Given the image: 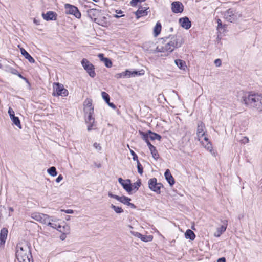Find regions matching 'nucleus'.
Instances as JSON below:
<instances>
[{
	"instance_id": "f257e3e1",
	"label": "nucleus",
	"mask_w": 262,
	"mask_h": 262,
	"mask_svg": "<svg viewBox=\"0 0 262 262\" xmlns=\"http://www.w3.org/2000/svg\"><path fill=\"white\" fill-rule=\"evenodd\" d=\"M15 255L19 262H33L31 244L27 241L19 242L16 247Z\"/></svg>"
},
{
	"instance_id": "f03ea898",
	"label": "nucleus",
	"mask_w": 262,
	"mask_h": 262,
	"mask_svg": "<svg viewBox=\"0 0 262 262\" xmlns=\"http://www.w3.org/2000/svg\"><path fill=\"white\" fill-rule=\"evenodd\" d=\"M241 101L246 106L262 112V95L257 93L245 94Z\"/></svg>"
},
{
	"instance_id": "7ed1b4c3",
	"label": "nucleus",
	"mask_w": 262,
	"mask_h": 262,
	"mask_svg": "<svg viewBox=\"0 0 262 262\" xmlns=\"http://www.w3.org/2000/svg\"><path fill=\"white\" fill-rule=\"evenodd\" d=\"M183 43V42L180 36H172L170 40L167 42L165 46H163L165 52L171 53L174 49L180 47Z\"/></svg>"
},
{
	"instance_id": "20e7f679",
	"label": "nucleus",
	"mask_w": 262,
	"mask_h": 262,
	"mask_svg": "<svg viewBox=\"0 0 262 262\" xmlns=\"http://www.w3.org/2000/svg\"><path fill=\"white\" fill-rule=\"evenodd\" d=\"M241 16V14L233 8L228 9L224 14V18L230 23H235Z\"/></svg>"
},
{
	"instance_id": "39448f33",
	"label": "nucleus",
	"mask_w": 262,
	"mask_h": 262,
	"mask_svg": "<svg viewBox=\"0 0 262 262\" xmlns=\"http://www.w3.org/2000/svg\"><path fill=\"white\" fill-rule=\"evenodd\" d=\"M81 64L83 67L84 69L88 73L89 75L94 78L96 76V73L95 72V67L86 59L83 58L81 61Z\"/></svg>"
},
{
	"instance_id": "423d86ee",
	"label": "nucleus",
	"mask_w": 262,
	"mask_h": 262,
	"mask_svg": "<svg viewBox=\"0 0 262 262\" xmlns=\"http://www.w3.org/2000/svg\"><path fill=\"white\" fill-rule=\"evenodd\" d=\"M148 185L149 188L157 194L161 193V188L163 187L161 183H158L156 178H151L148 180Z\"/></svg>"
},
{
	"instance_id": "0eeeda50",
	"label": "nucleus",
	"mask_w": 262,
	"mask_h": 262,
	"mask_svg": "<svg viewBox=\"0 0 262 262\" xmlns=\"http://www.w3.org/2000/svg\"><path fill=\"white\" fill-rule=\"evenodd\" d=\"M54 85L53 96H67L68 95V91L64 88L63 84L57 82L54 83Z\"/></svg>"
},
{
	"instance_id": "6e6552de",
	"label": "nucleus",
	"mask_w": 262,
	"mask_h": 262,
	"mask_svg": "<svg viewBox=\"0 0 262 262\" xmlns=\"http://www.w3.org/2000/svg\"><path fill=\"white\" fill-rule=\"evenodd\" d=\"M64 8L66 9L67 13L73 15L77 18L81 17V13L77 7L69 4H66L64 5Z\"/></svg>"
},
{
	"instance_id": "1a4fd4ad",
	"label": "nucleus",
	"mask_w": 262,
	"mask_h": 262,
	"mask_svg": "<svg viewBox=\"0 0 262 262\" xmlns=\"http://www.w3.org/2000/svg\"><path fill=\"white\" fill-rule=\"evenodd\" d=\"M101 13V10L96 9H90L87 11L88 16L94 22L99 24L98 22V17Z\"/></svg>"
},
{
	"instance_id": "9d476101",
	"label": "nucleus",
	"mask_w": 262,
	"mask_h": 262,
	"mask_svg": "<svg viewBox=\"0 0 262 262\" xmlns=\"http://www.w3.org/2000/svg\"><path fill=\"white\" fill-rule=\"evenodd\" d=\"M171 11L174 13H180L184 10V6L181 2L174 1L171 4Z\"/></svg>"
},
{
	"instance_id": "9b49d317",
	"label": "nucleus",
	"mask_w": 262,
	"mask_h": 262,
	"mask_svg": "<svg viewBox=\"0 0 262 262\" xmlns=\"http://www.w3.org/2000/svg\"><path fill=\"white\" fill-rule=\"evenodd\" d=\"M149 9L148 7L145 6H140L139 9L135 12V14L137 18H139L141 17L145 16L148 15V10Z\"/></svg>"
},
{
	"instance_id": "f8f14e48",
	"label": "nucleus",
	"mask_w": 262,
	"mask_h": 262,
	"mask_svg": "<svg viewBox=\"0 0 262 262\" xmlns=\"http://www.w3.org/2000/svg\"><path fill=\"white\" fill-rule=\"evenodd\" d=\"M42 16L46 21L56 20L57 19V14L54 11H49L46 13H43Z\"/></svg>"
},
{
	"instance_id": "ddd939ff",
	"label": "nucleus",
	"mask_w": 262,
	"mask_h": 262,
	"mask_svg": "<svg viewBox=\"0 0 262 262\" xmlns=\"http://www.w3.org/2000/svg\"><path fill=\"white\" fill-rule=\"evenodd\" d=\"M179 22L181 26L186 30L189 29L191 27V22L186 16L180 18Z\"/></svg>"
},
{
	"instance_id": "4468645a",
	"label": "nucleus",
	"mask_w": 262,
	"mask_h": 262,
	"mask_svg": "<svg viewBox=\"0 0 262 262\" xmlns=\"http://www.w3.org/2000/svg\"><path fill=\"white\" fill-rule=\"evenodd\" d=\"M164 176L169 185L170 186H172L175 183V180L171 174L170 171L169 169H166L165 171Z\"/></svg>"
},
{
	"instance_id": "2eb2a0df",
	"label": "nucleus",
	"mask_w": 262,
	"mask_h": 262,
	"mask_svg": "<svg viewBox=\"0 0 262 262\" xmlns=\"http://www.w3.org/2000/svg\"><path fill=\"white\" fill-rule=\"evenodd\" d=\"M125 72V76L126 77H135L136 76H139L144 74V71H130L126 70Z\"/></svg>"
},
{
	"instance_id": "dca6fc26",
	"label": "nucleus",
	"mask_w": 262,
	"mask_h": 262,
	"mask_svg": "<svg viewBox=\"0 0 262 262\" xmlns=\"http://www.w3.org/2000/svg\"><path fill=\"white\" fill-rule=\"evenodd\" d=\"M84 112L94 111V107L92 105V100L91 99H86L84 102Z\"/></svg>"
},
{
	"instance_id": "f3484780",
	"label": "nucleus",
	"mask_w": 262,
	"mask_h": 262,
	"mask_svg": "<svg viewBox=\"0 0 262 262\" xmlns=\"http://www.w3.org/2000/svg\"><path fill=\"white\" fill-rule=\"evenodd\" d=\"M8 230L6 228H3L0 232V245L5 244L6 239L8 235Z\"/></svg>"
},
{
	"instance_id": "a211bd4d",
	"label": "nucleus",
	"mask_w": 262,
	"mask_h": 262,
	"mask_svg": "<svg viewBox=\"0 0 262 262\" xmlns=\"http://www.w3.org/2000/svg\"><path fill=\"white\" fill-rule=\"evenodd\" d=\"M98 56L100 60L104 62L105 66L107 68H111L112 66V61L109 58L107 57H104L103 54L100 53L98 54Z\"/></svg>"
},
{
	"instance_id": "6ab92c4d",
	"label": "nucleus",
	"mask_w": 262,
	"mask_h": 262,
	"mask_svg": "<svg viewBox=\"0 0 262 262\" xmlns=\"http://www.w3.org/2000/svg\"><path fill=\"white\" fill-rule=\"evenodd\" d=\"M122 186L128 193H130L133 190V185L130 179L125 180V182L122 185Z\"/></svg>"
},
{
	"instance_id": "aec40b11",
	"label": "nucleus",
	"mask_w": 262,
	"mask_h": 262,
	"mask_svg": "<svg viewBox=\"0 0 262 262\" xmlns=\"http://www.w3.org/2000/svg\"><path fill=\"white\" fill-rule=\"evenodd\" d=\"M205 127L204 124L202 122H200L198 124L197 126V136L198 138H201L205 135V133L203 132L204 128Z\"/></svg>"
},
{
	"instance_id": "412c9836",
	"label": "nucleus",
	"mask_w": 262,
	"mask_h": 262,
	"mask_svg": "<svg viewBox=\"0 0 262 262\" xmlns=\"http://www.w3.org/2000/svg\"><path fill=\"white\" fill-rule=\"evenodd\" d=\"M20 53L30 63H33L35 62L34 58L24 48H20Z\"/></svg>"
},
{
	"instance_id": "4be33fe9",
	"label": "nucleus",
	"mask_w": 262,
	"mask_h": 262,
	"mask_svg": "<svg viewBox=\"0 0 262 262\" xmlns=\"http://www.w3.org/2000/svg\"><path fill=\"white\" fill-rule=\"evenodd\" d=\"M139 133L141 136V138L146 143L148 146L151 144L149 140L150 138L148 135V130L146 132L140 130Z\"/></svg>"
},
{
	"instance_id": "5701e85b",
	"label": "nucleus",
	"mask_w": 262,
	"mask_h": 262,
	"mask_svg": "<svg viewBox=\"0 0 262 262\" xmlns=\"http://www.w3.org/2000/svg\"><path fill=\"white\" fill-rule=\"evenodd\" d=\"M148 147L150 151L152 158L156 160H158L159 158V154L156 148L152 144H150Z\"/></svg>"
},
{
	"instance_id": "b1692460",
	"label": "nucleus",
	"mask_w": 262,
	"mask_h": 262,
	"mask_svg": "<svg viewBox=\"0 0 262 262\" xmlns=\"http://www.w3.org/2000/svg\"><path fill=\"white\" fill-rule=\"evenodd\" d=\"M148 135L151 140H158L160 141L162 137L157 133H154L151 130H148Z\"/></svg>"
},
{
	"instance_id": "393cba45",
	"label": "nucleus",
	"mask_w": 262,
	"mask_h": 262,
	"mask_svg": "<svg viewBox=\"0 0 262 262\" xmlns=\"http://www.w3.org/2000/svg\"><path fill=\"white\" fill-rule=\"evenodd\" d=\"M51 221H55V220L53 219V217L50 216L46 214H44L41 223L47 224L48 226L49 222H51Z\"/></svg>"
},
{
	"instance_id": "a878e982",
	"label": "nucleus",
	"mask_w": 262,
	"mask_h": 262,
	"mask_svg": "<svg viewBox=\"0 0 262 262\" xmlns=\"http://www.w3.org/2000/svg\"><path fill=\"white\" fill-rule=\"evenodd\" d=\"M174 62L176 64L180 69L182 70H185V68L187 67L186 65V62L185 61L181 60V59H176L174 60Z\"/></svg>"
},
{
	"instance_id": "bb28decb",
	"label": "nucleus",
	"mask_w": 262,
	"mask_h": 262,
	"mask_svg": "<svg viewBox=\"0 0 262 262\" xmlns=\"http://www.w3.org/2000/svg\"><path fill=\"white\" fill-rule=\"evenodd\" d=\"M223 223V225L217 229V231L219 232L218 236L220 235V234H222L223 232H224L227 228V221L226 220H224L222 221Z\"/></svg>"
},
{
	"instance_id": "cd10ccee",
	"label": "nucleus",
	"mask_w": 262,
	"mask_h": 262,
	"mask_svg": "<svg viewBox=\"0 0 262 262\" xmlns=\"http://www.w3.org/2000/svg\"><path fill=\"white\" fill-rule=\"evenodd\" d=\"M185 238L186 239H189L190 240H194L195 238V235L194 233L190 229L186 230L185 233Z\"/></svg>"
},
{
	"instance_id": "c85d7f7f",
	"label": "nucleus",
	"mask_w": 262,
	"mask_h": 262,
	"mask_svg": "<svg viewBox=\"0 0 262 262\" xmlns=\"http://www.w3.org/2000/svg\"><path fill=\"white\" fill-rule=\"evenodd\" d=\"M162 28L161 24L160 22H157L154 28V34L155 37L157 36L161 32Z\"/></svg>"
},
{
	"instance_id": "c756f323",
	"label": "nucleus",
	"mask_w": 262,
	"mask_h": 262,
	"mask_svg": "<svg viewBox=\"0 0 262 262\" xmlns=\"http://www.w3.org/2000/svg\"><path fill=\"white\" fill-rule=\"evenodd\" d=\"M44 214L40 213H33L31 215L32 218L37 222L41 223Z\"/></svg>"
},
{
	"instance_id": "7c9ffc66",
	"label": "nucleus",
	"mask_w": 262,
	"mask_h": 262,
	"mask_svg": "<svg viewBox=\"0 0 262 262\" xmlns=\"http://www.w3.org/2000/svg\"><path fill=\"white\" fill-rule=\"evenodd\" d=\"M84 113H85V115H88V118L85 120L86 123L91 122H95V119L93 117V115H94V111L84 112Z\"/></svg>"
},
{
	"instance_id": "2f4dec72",
	"label": "nucleus",
	"mask_w": 262,
	"mask_h": 262,
	"mask_svg": "<svg viewBox=\"0 0 262 262\" xmlns=\"http://www.w3.org/2000/svg\"><path fill=\"white\" fill-rule=\"evenodd\" d=\"M47 172L52 177H55L57 175L58 173L56 168L54 166H52L48 169Z\"/></svg>"
},
{
	"instance_id": "473e14b6",
	"label": "nucleus",
	"mask_w": 262,
	"mask_h": 262,
	"mask_svg": "<svg viewBox=\"0 0 262 262\" xmlns=\"http://www.w3.org/2000/svg\"><path fill=\"white\" fill-rule=\"evenodd\" d=\"M117 200L124 204L126 205V204L128 203V201H130L131 199L130 198L126 196H119Z\"/></svg>"
},
{
	"instance_id": "72a5a7b5",
	"label": "nucleus",
	"mask_w": 262,
	"mask_h": 262,
	"mask_svg": "<svg viewBox=\"0 0 262 262\" xmlns=\"http://www.w3.org/2000/svg\"><path fill=\"white\" fill-rule=\"evenodd\" d=\"M13 123L17 126L19 128L21 129L22 127L20 124V121L18 117H15L11 119Z\"/></svg>"
},
{
	"instance_id": "f704fd0d",
	"label": "nucleus",
	"mask_w": 262,
	"mask_h": 262,
	"mask_svg": "<svg viewBox=\"0 0 262 262\" xmlns=\"http://www.w3.org/2000/svg\"><path fill=\"white\" fill-rule=\"evenodd\" d=\"M111 208L114 210L117 213H121L123 212V210L121 207L116 206L113 204H111Z\"/></svg>"
},
{
	"instance_id": "c9c22d12",
	"label": "nucleus",
	"mask_w": 262,
	"mask_h": 262,
	"mask_svg": "<svg viewBox=\"0 0 262 262\" xmlns=\"http://www.w3.org/2000/svg\"><path fill=\"white\" fill-rule=\"evenodd\" d=\"M140 239L145 242H150L153 239V236L152 235H142L140 237Z\"/></svg>"
},
{
	"instance_id": "e433bc0d",
	"label": "nucleus",
	"mask_w": 262,
	"mask_h": 262,
	"mask_svg": "<svg viewBox=\"0 0 262 262\" xmlns=\"http://www.w3.org/2000/svg\"><path fill=\"white\" fill-rule=\"evenodd\" d=\"M133 190L137 191L141 185V179H138L136 183L132 184Z\"/></svg>"
},
{
	"instance_id": "4c0bfd02",
	"label": "nucleus",
	"mask_w": 262,
	"mask_h": 262,
	"mask_svg": "<svg viewBox=\"0 0 262 262\" xmlns=\"http://www.w3.org/2000/svg\"><path fill=\"white\" fill-rule=\"evenodd\" d=\"M101 95H102L103 99L105 101V102L106 103L108 102V101L110 100V97L109 95L105 92H102L101 93Z\"/></svg>"
},
{
	"instance_id": "58836bf2",
	"label": "nucleus",
	"mask_w": 262,
	"mask_h": 262,
	"mask_svg": "<svg viewBox=\"0 0 262 262\" xmlns=\"http://www.w3.org/2000/svg\"><path fill=\"white\" fill-rule=\"evenodd\" d=\"M138 172L139 174H142L143 172V167L139 161L137 162Z\"/></svg>"
},
{
	"instance_id": "ea45409f",
	"label": "nucleus",
	"mask_w": 262,
	"mask_h": 262,
	"mask_svg": "<svg viewBox=\"0 0 262 262\" xmlns=\"http://www.w3.org/2000/svg\"><path fill=\"white\" fill-rule=\"evenodd\" d=\"M6 71L16 75L18 74V71L16 69L11 67H8V69L6 70Z\"/></svg>"
},
{
	"instance_id": "a19ab883",
	"label": "nucleus",
	"mask_w": 262,
	"mask_h": 262,
	"mask_svg": "<svg viewBox=\"0 0 262 262\" xmlns=\"http://www.w3.org/2000/svg\"><path fill=\"white\" fill-rule=\"evenodd\" d=\"M146 0H132L130 2V5L133 7H135L138 5L139 2H145Z\"/></svg>"
},
{
	"instance_id": "79ce46f5",
	"label": "nucleus",
	"mask_w": 262,
	"mask_h": 262,
	"mask_svg": "<svg viewBox=\"0 0 262 262\" xmlns=\"http://www.w3.org/2000/svg\"><path fill=\"white\" fill-rule=\"evenodd\" d=\"M154 53H158V52H165V50L163 46L161 47H157L155 50H154L152 52Z\"/></svg>"
},
{
	"instance_id": "37998d69",
	"label": "nucleus",
	"mask_w": 262,
	"mask_h": 262,
	"mask_svg": "<svg viewBox=\"0 0 262 262\" xmlns=\"http://www.w3.org/2000/svg\"><path fill=\"white\" fill-rule=\"evenodd\" d=\"M115 77L119 79V78H124L125 76V72H122L121 73H117L115 75Z\"/></svg>"
},
{
	"instance_id": "c03bdc74",
	"label": "nucleus",
	"mask_w": 262,
	"mask_h": 262,
	"mask_svg": "<svg viewBox=\"0 0 262 262\" xmlns=\"http://www.w3.org/2000/svg\"><path fill=\"white\" fill-rule=\"evenodd\" d=\"M66 228H68V226H62L58 225L57 228V230L60 232L63 233L66 231Z\"/></svg>"
},
{
	"instance_id": "a18cd8bd",
	"label": "nucleus",
	"mask_w": 262,
	"mask_h": 262,
	"mask_svg": "<svg viewBox=\"0 0 262 262\" xmlns=\"http://www.w3.org/2000/svg\"><path fill=\"white\" fill-rule=\"evenodd\" d=\"M217 29H222V28H224L226 26V25H225V24L223 25L222 24V22L221 20L220 19H218L217 20Z\"/></svg>"
},
{
	"instance_id": "49530a36",
	"label": "nucleus",
	"mask_w": 262,
	"mask_h": 262,
	"mask_svg": "<svg viewBox=\"0 0 262 262\" xmlns=\"http://www.w3.org/2000/svg\"><path fill=\"white\" fill-rule=\"evenodd\" d=\"M130 152L132 156H133V160L134 161H136L137 162L139 160L137 155L132 149H130Z\"/></svg>"
},
{
	"instance_id": "de8ad7c7",
	"label": "nucleus",
	"mask_w": 262,
	"mask_h": 262,
	"mask_svg": "<svg viewBox=\"0 0 262 262\" xmlns=\"http://www.w3.org/2000/svg\"><path fill=\"white\" fill-rule=\"evenodd\" d=\"M8 114L10 116V117L11 118V119L12 118H13V117H15V113L14 112V111L12 110V108H11V107H9V110H8Z\"/></svg>"
},
{
	"instance_id": "09e8293b",
	"label": "nucleus",
	"mask_w": 262,
	"mask_h": 262,
	"mask_svg": "<svg viewBox=\"0 0 262 262\" xmlns=\"http://www.w3.org/2000/svg\"><path fill=\"white\" fill-rule=\"evenodd\" d=\"M55 222V221L53 222ZM58 225V224H57L56 223H53V222H52V221H51V222H49V223H48L49 226H50L54 229H57Z\"/></svg>"
},
{
	"instance_id": "8fccbe9b",
	"label": "nucleus",
	"mask_w": 262,
	"mask_h": 262,
	"mask_svg": "<svg viewBox=\"0 0 262 262\" xmlns=\"http://www.w3.org/2000/svg\"><path fill=\"white\" fill-rule=\"evenodd\" d=\"M87 123L89 124L88 125V130L91 131L93 129V127L95 126L94 122H88Z\"/></svg>"
},
{
	"instance_id": "3c124183",
	"label": "nucleus",
	"mask_w": 262,
	"mask_h": 262,
	"mask_svg": "<svg viewBox=\"0 0 262 262\" xmlns=\"http://www.w3.org/2000/svg\"><path fill=\"white\" fill-rule=\"evenodd\" d=\"M108 195L110 197V198H114V199H115L116 200L118 199V195H115V194H113L112 192H109L108 193Z\"/></svg>"
},
{
	"instance_id": "603ef678",
	"label": "nucleus",
	"mask_w": 262,
	"mask_h": 262,
	"mask_svg": "<svg viewBox=\"0 0 262 262\" xmlns=\"http://www.w3.org/2000/svg\"><path fill=\"white\" fill-rule=\"evenodd\" d=\"M19 78L23 79V80H24L27 83H29V81L28 80L27 78H26V77H24L20 73H19L18 72V74H17V75Z\"/></svg>"
},
{
	"instance_id": "864d4df0",
	"label": "nucleus",
	"mask_w": 262,
	"mask_h": 262,
	"mask_svg": "<svg viewBox=\"0 0 262 262\" xmlns=\"http://www.w3.org/2000/svg\"><path fill=\"white\" fill-rule=\"evenodd\" d=\"M63 179V176L62 174H59L55 180L57 183H59Z\"/></svg>"
},
{
	"instance_id": "5fc2aeb1",
	"label": "nucleus",
	"mask_w": 262,
	"mask_h": 262,
	"mask_svg": "<svg viewBox=\"0 0 262 262\" xmlns=\"http://www.w3.org/2000/svg\"><path fill=\"white\" fill-rule=\"evenodd\" d=\"M222 61L221 59H215L214 61V63L216 64V66L219 67L221 65Z\"/></svg>"
},
{
	"instance_id": "6e6d98bb",
	"label": "nucleus",
	"mask_w": 262,
	"mask_h": 262,
	"mask_svg": "<svg viewBox=\"0 0 262 262\" xmlns=\"http://www.w3.org/2000/svg\"><path fill=\"white\" fill-rule=\"evenodd\" d=\"M132 233L134 236H135L136 237H137L139 238H140V237L142 235V234H141L140 233L138 232H133Z\"/></svg>"
},
{
	"instance_id": "4d7b16f0",
	"label": "nucleus",
	"mask_w": 262,
	"mask_h": 262,
	"mask_svg": "<svg viewBox=\"0 0 262 262\" xmlns=\"http://www.w3.org/2000/svg\"><path fill=\"white\" fill-rule=\"evenodd\" d=\"M106 103L108 104V105L111 107V108L113 109L116 108V105L112 102H110L109 101L108 102H106Z\"/></svg>"
},
{
	"instance_id": "13d9d810",
	"label": "nucleus",
	"mask_w": 262,
	"mask_h": 262,
	"mask_svg": "<svg viewBox=\"0 0 262 262\" xmlns=\"http://www.w3.org/2000/svg\"><path fill=\"white\" fill-rule=\"evenodd\" d=\"M126 205L129 206L130 208L133 209L136 208V206L133 203H130V201H128V203L126 204Z\"/></svg>"
},
{
	"instance_id": "bf43d9fd",
	"label": "nucleus",
	"mask_w": 262,
	"mask_h": 262,
	"mask_svg": "<svg viewBox=\"0 0 262 262\" xmlns=\"http://www.w3.org/2000/svg\"><path fill=\"white\" fill-rule=\"evenodd\" d=\"M93 146L97 149H98L99 150H100L101 149V147L100 146L99 144H98L97 143H95L94 144Z\"/></svg>"
},
{
	"instance_id": "052dcab7",
	"label": "nucleus",
	"mask_w": 262,
	"mask_h": 262,
	"mask_svg": "<svg viewBox=\"0 0 262 262\" xmlns=\"http://www.w3.org/2000/svg\"><path fill=\"white\" fill-rule=\"evenodd\" d=\"M62 211L68 214H72L74 213V211L72 209L62 210Z\"/></svg>"
},
{
	"instance_id": "680f3d73",
	"label": "nucleus",
	"mask_w": 262,
	"mask_h": 262,
	"mask_svg": "<svg viewBox=\"0 0 262 262\" xmlns=\"http://www.w3.org/2000/svg\"><path fill=\"white\" fill-rule=\"evenodd\" d=\"M226 259L225 258V257H221V258H219L217 260V262H226Z\"/></svg>"
},
{
	"instance_id": "e2e57ef3",
	"label": "nucleus",
	"mask_w": 262,
	"mask_h": 262,
	"mask_svg": "<svg viewBox=\"0 0 262 262\" xmlns=\"http://www.w3.org/2000/svg\"><path fill=\"white\" fill-rule=\"evenodd\" d=\"M170 36H168V37H164V38H161V40H162V43H164V42H165L167 40H168V39H169Z\"/></svg>"
},
{
	"instance_id": "0e129e2a",
	"label": "nucleus",
	"mask_w": 262,
	"mask_h": 262,
	"mask_svg": "<svg viewBox=\"0 0 262 262\" xmlns=\"http://www.w3.org/2000/svg\"><path fill=\"white\" fill-rule=\"evenodd\" d=\"M118 182L119 183L122 185L124 182H125V180H123L121 178H119L118 179Z\"/></svg>"
},
{
	"instance_id": "69168bd1",
	"label": "nucleus",
	"mask_w": 262,
	"mask_h": 262,
	"mask_svg": "<svg viewBox=\"0 0 262 262\" xmlns=\"http://www.w3.org/2000/svg\"><path fill=\"white\" fill-rule=\"evenodd\" d=\"M34 23L36 25H39V21L35 18L34 19Z\"/></svg>"
},
{
	"instance_id": "338daca9",
	"label": "nucleus",
	"mask_w": 262,
	"mask_h": 262,
	"mask_svg": "<svg viewBox=\"0 0 262 262\" xmlns=\"http://www.w3.org/2000/svg\"><path fill=\"white\" fill-rule=\"evenodd\" d=\"M244 140H245V141H243L244 143H248L249 142V139H248V138H247L246 137H244Z\"/></svg>"
},
{
	"instance_id": "774afa93",
	"label": "nucleus",
	"mask_w": 262,
	"mask_h": 262,
	"mask_svg": "<svg viewBox=\"0 0 262 262\" xmlns=\"http://www.w3.org/2000/svg\"><path fill=\"white\" fill-rule=\"evenodd\" d=\"M66 234H63L62 235H61V236H60V239H61V240H64V239H65V238H66Z\"/></svg>"
}]
</instances>
